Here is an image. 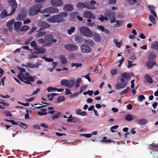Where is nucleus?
<instances>
[{
	"label": "nucleus",
	"instance_id": "f257e3e1",
	"mask_svg": "<svg viewBox=\"0 0 158 158\" xmlns=\"http://www.w3.org/2000/svg\"><path fill=\"white\" fill-rule=\"evenodd\" d=\"M68 13L65 12L60 13L58 14L52 15L47 19V21L50 23H61L64 21V18L66 17Z\"/></svg>",
	"mask_w": 158,
	"mask_h": 158
},
{
	"label": "nucleus",
	"instance_id": "f03ea898",
	"mask_svg": "<svg viewBox=\"0 0 158 158\" xmlns=\"http://www.w3.org/2000/svg\"><path fill=\"white\" fill-rule=\"evenodd\" d=\"M22 77H21L19 75H18V77L21 81L28 84H32L31 82H33L34 81L35 77H36L35 76H29V73H25V75L22 74Z\"/></svg>",
	"mask_w": 158,
	"mask_h": 158
},
{
	"label": "nucleus",
	"instance_id": "7ed1b4c3",
	"mask_svg": "<svg viewBox=\"0 0 158 158\" xmlns=\"http://www.w3.org/2000/svg\"><path fill=\"white\" fill-rule=\"evenodd\" d=\"M42 7V5L40 4H36L32 6L29 10V15L31 16L36 15L38 13L40 12Z\"/></svg>",
	"mask_w": 158,
	"mask_h": 158
},
{
	"label": "nucleus",
	"instance_id": "20e7f679",
	"mask_svg": "<svg viewBox=\"0 0 158 158\" xmlns=\"http://www.w3.org/2000/svg\"><path fill=\"white\" fill-rule=\"evenodd\" d=\"M79 31L82 35L86 37L90 38L93 35L92 32L87 27L84 26L80 27Z\"/></svg>",
	"mask_w": 158,
	"mask_h": 158
},
{
	"label": "nucleus",
	"instance_id": "39448f33",
	"mask_svg": "<svg viewBox=\"0 0 158 158\" xmlns=\"http://www.w3.org/2000/svg\"><path fill=\"white\" fill-rule=\"evenodd\" d=\"M44 39L45 41L48 43L45 44L44 46L50 45L53 42L55 43L56 42L57 40L53 39V36L52 35H45Z\"/></svg>",
	"mask_w": 158,
	"mask_h": 158
},
{
	"label": "nucleus",
	"instance_id": "423d86ee",
	"mask_svg": "<svg viewBox=\"0 0 158 158\" xmlns=\"http://www.w3.org/2000/svg\"><path fill=\"white\" fill-rule=\"evenodd\" d=\"M64 48L65 49L71 52L75 51L78 49L77 46L71 44H68L65 45L64 46Z\"/></svg>",
	"mask_w": 158,
	"mask_h": 158
},
{
	"label": "nucleus",
	"instance_id": "0eeeda50",
	"mask_svg": "<svg viewBox=\"0 0 158 158\" xmlns=\"http://www.w3.org/2000/svg\"><path fill=\"white\" fill-rule=\"evenodd\" d=\"M80 48L81 51L84 53H89L92 51L91 48L86 44L82 45Z\"/></svg>",
	"mask_w": 158,
	"mask_h": 158
},
{
	"label": "nucleus",
	"instance_id": "6e6552de",
	"mask_svg": "<svg viewBox=\"0 0 158 158\" xmlns=\"http://www.w3.org/2000/svg\"><path fill=\"white\" fill-rule=\"evenodd\" d=\"M50 3L52 6L56 7H59L63 5L62 0H51Z\"/></svg>",
	"mask_w": 158,
	"mask_h": 158
},
{
	"label": "nucleus",
	"instance_id": "1a4fd4ad",
	"mask_svg": "<svg viewBox=\"0 0 158 158\" xmlns=\"http://www.w3.org/2000/svg\"><path fill=\"white\" fill-rule=\"evenodd\" d=\"M15 13L14 9L11 10L10 13L8 14L7 11L5 10L2 12L0 16L1 19L4 18L6 17L11 15Z\"/></svg>",
	"mask_w": 158,
	"mask_h": 158
},
{
	"label": "nucleus",
	"instance_id": "9d476101",
	"mask_svg": "<svg viewBox=\"0 0 158 158\" xmlns=\"http://www.w3.org/2000/svg\"><path fill=\"white\" fill-rule=\"evenodd\" d=\"M83 17L86 18H91L94 19L95 18V16L90 11H85L83 13Z\"/></svg>",
	"mask_w": 158,
	"mask_h": 158
},
{
	"label": "nucleus",
	"instance_id": "9b49d317",
	"mask_svg": "<svg viewBox=\"0 0 158 158\" xmlns=\"http://www.w3.org/2000/svg\"><path fill=\"white\" fill-rule=\"evenodd\" d=\"M8 2L9 5L12 7L11 10L14 9L15 12L16 8L17 7L18 4L15 0H9Z\"/></svg>",
	"mask_w": 158,
	"mask_h": 158
},
{
	"label": "nucleus",
	"instance_id": "f8f14e48",
	"mask_svg": "<svg viewBox=\"0 0 158 158\" xmlns=\"http://www.w3.org/2000/svg\"><path fill=\"white\" fill-rule=\"evenodd\" d=\"M22 23L21 22L19 21H17L15 22L14 25V30L17 32L20 31L21 29V26L22 25Z\"/></svg>",
	"mask_w": 158,
	"mask_h": 158
},
{
	"label": "nucleus",
	"instance_id": "ddd939ff",
	"mask_svg": "<svg viewBox=\"0 0 158 158\" xmlns=\"http://www.w3.org/2000/svg\"><path fill=\"white\" fill-rule=\"evenodd\" d=\"M83 41L84 43L89 45L91 47L94 46L95 43L91 39L88 38H85L83 39Z\"/></svg>",
	"mask_w": 158,
	"mask_h": 158
},
{
	"label": "nucleus",
	"instance_id": "4468645a",
	"mask_svg": "<svg viewBox=\"0 0 158 158\" xmlns=\"http://www.w3.org/2000/svg\"><path fill=\"white\" fill-rule=\"evenodd\" d=\"M26 13L24 11H22L17 16L16 19L19 20H23L26 17Z\"/></svg>",
	"mask_w": 158,
	"mask_h": 158
},
{
	"label": "nucleus",
	"instance_id": "2eb2a0df",
	"mask_svg": "<svg viewBox=\"0 0 158 158\" xmlns=\"http://www.w3.org/2000/svg\"><path fill=\"white\" fill-rule=\"evenodd\" d=\"M96 3V2L92 0L90 2V4L86 3V8L89 9H95L96 7L94 5Z\"/></svg>",
	"mask_w": 158,
	"mask_h": 158
},
{
	"label": "nucleus",
	"instance_id": "dca6fc26",
	"mask_svg": "<svg viewBox=\"0 0 158 158\" xmlns=\"http://www.w3.org/2000/svg\"><path fill=\"white\" fill-rule=\"evenodd\" d=\"M63 9L64 11H71L73 10V6L71 4H67L64 6Z\"/></svg>",
	"mask_w": 158,
	"mask_h": 158
},
{
	"label": "nucleus",
	"instance_id": "f3484780",
	"mask_svg": "<svg viewBox=\"0 0 158 158\" xmlns=\"http://www.w3.org/2000/svg\"><path fill=\"white\" fill-rule=\"evenodd\" d=\"M94 40L97 42H100L102 39L101 36L98 33L94 32L93 33L92 36Z\"/></svg>",
	"mask_w": 158,
	"mask_h": 158
},
{
	"label": "nucleus",
	"instance_id": "a211bd4d",
	"mask_svg": "<svg viewBox=\"0 0 158 158\" xmlns=\"http://www.w3.org/2000/svg\"><path fill=\"white\" fill-rule=\"evenodd\" d=\"M15 20L14 19H11L7 23L6 25L8 30L10 32L12 30V27Z\"/></svg>",
	"mask_w": 158,
	"mask_h": 158
},
{
	"label": "nucleus",
	"instance_id": "6ab92c4d",
	"mask_svg": "<svg viewBox=\"0 0 158 158\" xmlns=\"http://www.w3.org/2000/svg\"><path fill=\"white\" fill-rule=\"evenodd\" d=\"M127 84V82L123 83L119 82L115 85V88L117 89H119L125 87Z\"/></svg>",
	"mask_w": 158,
	"mask_h": 158
},
{
	"label": "nucleus",
	"instance_id": "aec40b11",
	"mask_svg": "<svg viewBox=\"0 0 158 158\" xmlns=\"http://www.w3.org/2000/svg\"><path fill=\"white\" fill-rule=\"evenodd\" d=\"M41 64L39 63H36V64H33L31 63H27L26 65H25V66L26 67H28L30 68H38L39 66Z\"/></svg>",
	"mask_w": 158,
	"mask_h": 158
},
{
	"label": "nucleus",
	"instance_id": "412c9836",
	"mask_svg": "<svg viewBox=\"0 0 158 158\" xmlns=\"http://www.w3.org/2000/svg\"><path fill=\"white\" fill-rule=\"evenodd\" d=\"M156 64V63L155 61L153 62L149 61L146 63V66L148 69H151L153 68V66Z\"/></svg>",
	"mask_w": 158,
	"mask_h": 158
},
{
	"label": "nucleus",
	"instance_id": "4be33fe9",
	"mask_svg": "<svg viewBox=\"0 0 158 158\" xmlns=\"http://www.w3.org/2000/svg\"><path fill=\"white\" fill-rule=\"evenodd\" d=\"M39 24L40 27L45 28L49 27H50L49 24L44 22H40Z\"/></svg>",
	"mask_w": 158,
	"mask_h": 158
},
{
	"label": "nucleus",
	"instance_id": "5701e85b",
	"mask_svg": "<svg viewBox=\"0 0 158 158\" xmlns=\"http://www.w3.org/2000/svg\"><path fill=\"white\" fill-rule=\"evenodd\" d=\"M106 15L110 19L114 18L115 16V13L113 11H107Z\"/></svg>",
	"mask_w": 158,
	"mask_h": 158
},
{
	"label": "nucleus",
	"instance_id": "b1692460",
	"mask_svg": "<svg viewBox=\"0 0 158 158\" xmlns=\"http://www.w3.org/2000/svg\"><path fill=\"white\" fill-rule=\"evenodd\" d=\"M34 50L37 51V52L35 53L36 54L43 53L45 52V50L44 49L39 48L38 46L37 47L35 48Z\"/></svg>",
	"mask_w": 158,
	"mask_h": 158
},
{
	"label": "nucleus",
	"instance_id": "393cba45",
	"mask_svg": "<svg viewBox=\"0 0 158 158\" xmlns=\"http://www.w3.org/2000/svg\"><path fill=\"white\" fill-rule=\"evenodd\" d=\"M148 122V121L144 118L137 120V123L141 125L146 124Z\"/></svg>",
	"mask_w": 158,
	"mask_h": 158
},
{
	"label": "nucleus",
	"instance_id": "a878e982",
	"mask_svg": "<svg viewBox=\"0 0 158 158\" xmlns=\"http://www.w3.org/2000/svg\"><path fill=\"white\" fill-rule=\"evenodd\" d=\"M144 78L148 83H152V82L153 80L149 75L148 74H145L144 76Z\"/></svg>",
	"mask_w": 158,
	"mask_h": 158
},
{
	"label": "nucleus",
	"instance_id": "bb28decb",
	"mask_svg": "<svg viewBox=\"0 0 158 158\" xmlns=\"http://www.w3.org/2000/svg\"><path fill=\"white\" fill-rule=\"evenodd\" d=\"M59 58L61 60V62L63 64H65L67 63V60L64 55H61L60 56Z\"/></svg>",
	"mask_w": 158,
	"mask_h": 158
},
{
	"label": "nucleus",
	"instance_id": "cd10ccee",
	"mask_svg": "<svg viewBox=\"0 0 158 158\" xmlns=\"http://www.w3.org/2000/svg\"><path fill=\"white\" fill-rule=\"evenodd\" d=\"M86 3H84L82 2H79L77 5V7L79 9H83L86 7Z\"/></svg>",
	"mask_w": 158,
	"mask_h": 158
},
{
	"label": "nucleus",
	"instance_id": "c85d7f7f",
	"mask_svg": "<svg viewBox=\"0 0 158 158\" xmlns=\"http://www.w3.org/2000/svg\"><path fill=\"white\" fill-rule=\"evenodd\" d=\"M68 86L69 88H71L73 87L76 83L75 81L72 80H70L68 81Z\"/></svg>",
	"mask_w": 158,
	"mask_h": 158
},
{
	"label": "nucleus",
	"instance_id": "c756f323",
	"mask_svg": "<svg viewBox=\"0 0 158 158\" xmlns=\"http://www.w3.org/2000/svg\"><path fill=\"white\" fill-rule=\"evenodd\" d=\"M82 40V37L81 35H77L75 36V41L78 43H81Z\"/></svg>",
	"mask_w": 158,
	"mask_h": 158
},
{
	"label": "nucleus",
	"instance_id": "7c9ffc66",
	"mask_svg": "<svg viewBox=\"0 0 158 158\" xmlns=\"http://www.w3.org/2000/svg\"><path fill=\"white\" fill-rule=\"evenodd\" d=\"M82 64L81 63H71L70 65L72 67H75L76 68H81L82 67Z\"/></svg>",
	"mask_w": 158,
	"mask_h": 158
},
{
	"label": "nucleus",
	"instance_id": "2f4dec72",
	"mask_svg": "<svg viewBox=\"0 0 158 158\" xmlns=\"http://www.w3.org/2000/svg\"><path fill=\"white\" fill-rule=\"evenodd\" d=\"M106 139L107 137H103L100 140V141L103 143H110L111 142V140Z\"/></svg>",
	"mask_w": 158,
	"mask_h": 158
},
{
	"label": "nucleus",
	"instance_id": "473e14b6",
	"mask_svg": "<svg viewBox=\"0 0 158 158\" xmlns=\"http://www.w3.org/2000/svg\"><path fill=\"white\" fill-rule=\"evenodd\" d=\"M44 12L48 13H52V7H48L41 11V13H43Z\"/></svg>",
	"mask_w": 158,
	"mask_h": 158
},
{
	"label": "nucleus",
	"instance_id": "72a5a7b5",
	"mask_svg": "<svg viewBox=\"0 0 158 158\" xmlns=\"http://www.w3.org/2000/svg\"><path fill=\"white\" fill-rule=\"evenodd\" d=\"M113 41L114 43L115 44L116 46L118 48H120L122 44V41L118 42V40L116 39H114Z\"/></svg>",
	"mask_w": 158,
	"mask_h": 158
},
{
	"label": "nucleus",
	"instance_id": "f704fd0d",
	"mask_svg": "<svg viewBox=\"0 0 158 158\" xmlns=\"http://www.w3.org/2000/svg\"><path fill=\"white\" fill-rule=\"evenodd\" d=\"M123 21L117 20L116 21V24L114 26V27H121L123 24Z\"/></svg>",
	"mask_w": 158,
	"mask_h": 158
},
{
	"label": "nucleus",
	"instance_id": "c9c22d12",
	"mask_svg": "<svg viewBox=\"0 0 158 158\" xmlns=\"http://www.w3.org/2000/svg\"><path fill=\"white\" fill-rule=\"evenodd\" d=\"M151 47L153 49L158 50V42L155 41L151 45Z\"/></svg>",
	"mask_w": 158,
	"mask_h": 158
},
{
	"label": "nucleus",
	"instance_id": "e433bc0d",
	"mask_svg": "<svg viewBox=\"0 0 158 158\" xmlns=\"http://www.w3.org/2000/svg\"><path fill=\"white\" fill-rule=\"evenodd\" d=\"M46 32L45 31H39L36 34V36L38 37H40L45 35Z\"/></svg>",
	"mask_w": 158,
	"mask_h": 158
},
{
	"label": "nucleus",
	"instance_id": "4c0bfd02",
	"mask_svg": "<svg viewBox=\"0 0 158 158\" xmlns=\"http://www.w3.org/2000/svg\"><path fill=\"white\" fill-rule=\"evenodd\" d=\"M9 103L6 102H0V109H4L5 107H3L4 106H9Z\"/></svg>",
	"mask_w": 158,
	"mask_h": 158
},
{
	"label": "nucleus",
	"instance_id": "58836bf2",
	"mask_svg": "<svg viewBox=\"0 0 158 158\" xmlns=\"http://www.w3.org/2000/svg\"><path fill=\"white\" fill-rule=\"evenodd\" d=\"M19 69L21 73L20 74H18V75H19L21 77H22V74L25 75V73H28L26 72L25 70L22 68H19Z\"/></svg>",
	"mask_w": 158,
	"mask_h": 158
},
{
	"label": "nucleus",
	"instance_id": "ea45409f",
	"mask_svg": "<svg viewBox=\"0 0 158 158\" xmlns=\"http://www.w3.org/2000/svg\"><path fill=\"white\" fill-rule=\"evenodd\" d=\"M125 119L127 121H130L132 120L134 118H133L132 115L130 114H127L125 116Z\"/></svg>",
	"mask_w": 158,
	"mask_h": 158
},
{
	"label": "nucleus",
	"instance_id": "a19ab883",
	"mask_svg": "<svg viewBox=\"0 0 158 158\" xmlns=\"http://www.w3.org/2000/svg\"><path fill=\"white\" fill-rule=\"evenodd\" d=\"M68 81L66 79H63L61 81V84L63 85L68 86Z\"/></svg>",
	"mask_w": 158,
	"mask_h": 158
},
{
	"label": "nucleus",
	"instance_id": "79ce46f5",
	"mask_svg": "<svg viewBox=\"0 0 158 158\" xmlns=\"http://www.w3.org/2000/svg\"><path fill=\"white\" fill-rule=\"evenodd\" d=\"M149 19L150 21L153 24H155L156 23V20L154 17L152 15H150L149 16Z\"/></svg>",
	"mask_w": 158,
	"mask_h": 158
},
{
	"label": "nucleus",
	"instance_id": "37998d69",
	"mask_svg": "<svg viewBox=\"0 0 158 158\" xmlns=\"http://www.w3.org/2000/svg\"><path fill=\"white\" fill-rule=\"evenodd\" d=\"M75 29L74 27H71L69 30H67L68 33L69 35H71L72 33L74 32Z\"/></svg>",
	"mask_w": 158,
	"mask_h": 158
},
{
	"label": "nucleus",
	"instance_id": "c03bdc74",
	"mask_svg": "<svg viewBox=\"0 0 158 158\" xmlns=\"http://www.w3.org/2000/svg\"><path fill=\"white\" fill-rule=\"evenodd\" d=\"M130 90V88L129 87H127L125 89L120 92V94L122 95L127 94Z\"/></svg>",
	"mask_w": 158,
	"mask_h": 158
},
{
	"label": "nucleus",
	"instance_id": "a18cd8bd",
	"mask_svg": "<svg viewBox=\"0 0 158 158\" xmlns=\"http://www.w3.org/2000/svg\"><path fill=\"white\" fill-rule=\"evenodd\" d=\"M30 28L29 26L27 25H24L21 27V29H20V31H24L26 30H27Z\"/></svg>",
	"mask_w": 158,
	"mask_h": 158
},
{
	"label": "nucleus",
	"instance_id": "49530a36",
	"mask_svg": "<svg viewBox=\"0 0 158 158\" xmlns=\"http://www.w3.org/2000/svg\"><path fill=\"white\" fill-rule=\"evenodd\" d=\"M122 77L123 78L128 79L130 77V75L129 73L125 72L122 74Z\"/></svg>",
	"mask_w": 158,
	"mask_h": 158
},
{
	"label": "nucleus",
	"instance_id": "de8ad7c7",
	"mask_svg": "<svg viewBox=\"0 0 158 158\" xmlns=\"http://www.w3.org/2000/svg\"><path fill=\"white\" fill-rule=\"evenodd\" d=\"M59 9L58 8L56 7H52V13H57L59 12Z\"/></svg>",
	"mask_w": 158,
	"mask_h": 158
},
{
	"label": "nucleus",
	"instance_id": "09e8293b",
	"mask_svg": "<svg viewBox=\"0 0 158 158\" xmlns=\"http://www.w3.org/2000/svg\"><path fill=\"white\" fill-rule=\"evenodd\" d=\"M118 69H114L111 71V74L113 75H115L118 73Z\"/></svg>",
	"mask_w": 158,
	"mask_h": 158
},
{
	"label": "nucleus",
	"instance_id": "8fccbe9b",
	"mask_svg": "<svg viewBox=\"0 0 158 158\" xmlns=\"http://www.w3.org/2000/svg\"><path fill=\"white\" fill-rule=\"evenodd\" d=\"M155 53L153 52H151L148 55L149 58L151 59H152V58H155Z\"/></svg>",
	"mask_w": 158,
	"mask_h": 158
},
{
	"label": "nucleus",
	"instance_id": "3c124183",
	"mask_svg": "<svg viewBox=\"0 0 158 158\" xmlns=\"http://www.w3.org/2000/svg\"><path fill=\"white\" fill-rule=\"evenodd\" d=\"M64 100V98L63 96H61L60 97H59L58 98L57 100V102H60L62 101H63Z\"/></svg>",
	"mask_w": 158,
	"mask_h": 158
},
{
	"label": "nucleus",
	"instance_id": "603ef678",
	"mask_svg": "<svg viewBox=\"0 0 158 158\" xmlns=\"http://www.w3.org/2000/svg\"><path fill=\"white\" fill-rule=\"evenodd\" d=\"M38 56L36 54H30L29 55V57L28 58L29 59H31L32 58H37Z\"/></svg>",
	"mask_w": 158,
	"mask_h": 158
},
{
	"label": "nucleus",
	"instance_id": "864d4df0",
	"mask_svg": "<svg viewBox=\"0 0 158 158\" xmlns=\"http://www.w3.org/2000/svg\"><path fill=\"white\" fill-rule=\"evenodd\" d=\"M31 45L32 47L34 48V49L37 47V45L36 44V42L35 41H33L31 43Z\"/></svg>",
	"mask_w": 158,
	"mask_h": 158
},
{
	"label": "nucleus",
	"instance_id": "5fc2aeb1",
	"mask_svg": "<svg viewBox=\"0 0 158 158\" xmlns=\"http://www.w3.org/2000/svg\"><path fill=\"white\" fill-rule=\"evenodd\" d=\"M128 65L127 66L128 68H130L132 67V66L136 65V64H132V61L128 60Z\"/></svg>",
	"mask_w": 158,
	"mask_h": 158
},
{
	"label": "nucleus",
	"instance_id": "6e6d98bb",
	"mask_svg": "<svg viewBox=\"0 0 158 158\" xmlns=\"http://www.w3.org/2000/svg\"><path fill=\"white\" fill-rule=\"evenodd\" d=\"M145 99V97L143 95H141L138 97V101L141 102L143 100Z\"/></svg>",
	"mask_w": 158,
	"mask_h": 158
},
{
	"label": "nucleus",
	"instance_id": "4d7b16f0",
	"mask_svg": "<svg viewBox=\"0 0 158 158\" xmlns=\"http://www.w3.org/2000/svg\"><path fill=\"white\" fill-rule=\"evenodd\" d=\"M98 19L102 22L104 21L105 20H107V18L105 17L102 15H101Z\"/></svg>",
	"mask_w": 158,
	"mask_h": 158
},
{
	"label": "nucleus",
	"instance_id": "13d9d810",
	"mask_svg": "<svg viewBox=\"0 0 158 158\" xmlns=\"http://www.w3.org/2000/svg\"><path fill=\"white\" fill-rule=\"evenodd\" d=\"M87 85H86L81 87V88L80 93H81L83 91L85 90L87 88Z\"/></svg>",
	"mask_w": 158,
	"mask_h": 158
},
{
	"label": "nucleus",
	"instance_id": "bf43d9fd",
	"mask_svg": "<svg viewBox=\"0 0 158 158\" xmlns=\"http://www.w3.org/2000/svg\"><path fill=\"white\" fill-rule=\"evenodd\" d=\"M60 113H57L52 116V118L54 120L55 119L58 118L60 116Z\"/></svg>",
	"mask_w": 158,
	"mask_h": 158
},
{
	"label": "nucleus",
	"instance_id": "052dcab7",
	"mask_svg": "<svg viewBox=\"0 0 158 158\" xmlns=\"http://www.w3.org/2000/svg\"><path fill=\"white\" fill-rule=\"evenodd\" d=\"M90 74L89 73H88L87 75L84 76V77L86 79H87L89 82L91 81V79L89 76Z\"/></svg>",
	"mask_w": 158,
	"mask_h": 158
},
{
	"label": "nucleus",
	"instance_id": "680f3d73",
	"mask_svg": "<svg viewBox=\"0 0 158 158\" xmlns=\"http://www.w3.org/2000/svg\"><path fill=\"white\" fill-rule=\"evenodd\" d=\"M34 105L35 106V107L37 108H40L43 107V106L40 104H35Z\"/></svg>",
	"mask_w": 158,
	"mask_h": 158
},
{
	"label": "nucleus",
	"instance_id": "e2e57ef3",
	"mask_svg": "<svg viewBox=\"0 0 158 158\" xmlns=\"http://www.w3.org/2000/svg\"><path fill=\"white\" fill-rule=\"evenodd\" d=\"M39 44H43L46 41L45 39H40L38 40Z\"/></svg>",
	"mask_w": 158,
	"mask_h": 158
},
{
	"label": "nucleus",
	"instance_id": "0e129e2a",
	"mask_svg": "<svg viewBox=\"0 0 158 158\" xmlns=\"http://www.w3.org/2000/svg\"><path fill=\"white\" fill-rule=\"evenodd\" d=\"M97 28L100 30H101L102 31H104V27L103 26H99L97 27Z\"/></svg>",
	"mask_w": 158,
	"mask_h": 158
},
{
	"label": "nucleus",
	"instance_id": "69168bd1",
	"mask_svg": "<svg viewBox=\"0 0 158 158\" xmlns=\"http://www.w3.org/2000/svg\"><path fill=\"white\" fill-rule=\"evenodd\" d=\"M56 89L55 88L52 87H49L47 89V90L48 92H50L52 90H55Z\"/></svg>",
	"mask_w": 158,
	"mask_h": 158
},
{
	"label": "nucleus",
	"instance_id": "338daca9",
	"mask_svg": "<svg viewBox=\"0 0 158 158\" xmlns=\"http://www.w3.org/2000/svg\"><path fill=\"white\" fill-rule=\"evenodd\" d=\"M130 4H133L137 2L136 0H126Z\"/></svg>",
	"mask_w": 158,
	"mask_h": 158
},
{
	"label": "nucleus",
	"instance_id": "774afa93",
	"mask_svg": "<svg viewBox=\"0 0 158 158\" xmlns=\"http://www.w3.org/2000/svg\"><path fill=\"white\" fill-rule=\"evenodd\" d=\"M75 56V54L74 53H72L69 55V59H72L74 58Z\"/></svg>",
	"mask_w": 158,
	"mask_h": 158
}]
</instances>
